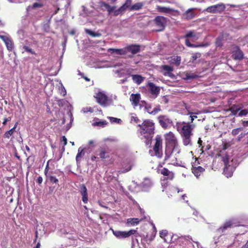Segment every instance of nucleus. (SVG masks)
<instances>
[{"mask_svg": "<svg viewBox=\"0 0 248 248\" xmlns=\"http://www.w3.org/2000/svg\"><path fill=\"white\" fill-rule=\"evenodd\" d=\"M185 40L186 45L190 47H206L209 45L208 43L205 44H200L198 45L191 44L188 38H192V41H195L197 40L200 37V33H196L194 31H190L187 32L185 35L184 36Z\"/></svg>", "mask_w": 248, "mask_h": 248, "instance_id": "obj_4", "label": "nucleus"}, {"mask_svg": "<svg viewBox=\"0 0 248 248\" xmlns=\"http://www.w3.org/2000/svg\"><path fill=\"white\" fill-rule=\"evenodd\" d=\"M124 12V10L123 9V8L120 7L119 8H118L117 10H115L114 12V16H117L123 13Z\"/></svg>", "mask_w": 248, "mask_h": 248, "instance_id": "obj_46", "label": "nucleus"}, {"mask_svg": "<svg viewBox=\"0 0 248 248\" xmlns=\"http://www.w3.org/2000/svg\"><path fill=\"white\" fill-rule=\"evenodd\" d=\"M51 161V160H49L47 163H46V168H45V170H44V173H45V175H46V177H48V171L49 170V169H50V167L49 166V164L50 163V162Z\"/></svg>", "mask_w": 248, "mask_h": 248, "instance_id": "obj_42", "label": "nucleus"}, {"mask_svg": "<svg viewBox=\"0 0 248 248\" xmlns=\"http://www.w3.org/2000/svg\"><path fill=\"white\" fill-rule=\"evenodd\" d=\"M161 69L164 70L167 72V73H165L164 74V75L167 76L169 74V73L171 71H173V68L170 66L168 65H163L161 66Z\"/></svg>", "mask_w": 248, "mask_h": 248, "instance_id": "obj_33", "label": "nucleus"}, {"mask_svg": "<svg viewBox=\"0 0 248 248\" xmlns=\"http://www.w3.org/2000/svg\"><path fill=\"white\" fill-rule=\"evenodd\" d=\"M195 8H189L187 9L183 14V17L186 20H190L195 16V14L193 12Z\"/></svg>", "mask_w": 248, "mask_h": 248, "instance_id": "obj_19", "label": "nucleus"}, {"mask_svg": "<svg viewBox=\"0 0 248 248\" xmlns=\"http://www.w3.org/2000/svg\"><path fill=\"white\" fill-rule=\"evenodd\" d=\"M154 23L157 27L156 31H161L164 30L167 24V18L162 16H157L155 17Z\"/></svg>", "mask_w": 248, "mask_h": 248, "instance_id": "obj_9", "label": "nucleus"}, {"mask_svg": "<svg viewBox=\"0 0 248 248\" xmlns=\"http://www.w3.org/2000/svg\"><path fill=\"white\" fill-rule=\"evenodd\" d=\"M7 49L9 52L13 50L14 48V43L11 38L8 39L6 42H5Z\"/></svg>", "mask_w": 248, "mask_h": 248, "instance_id": "obj_32", "label": "nucleus"}, {"mask_svg": "<svg viewBox=\"0 0 248 248\" xmlns=\"http://www.w3.org/2000/svg\"><path fill=\"white\" fill-rule=\"evenodd\" d=\"M248 114V109H245L241 110L239 113V116H246Z\"/></svg>", "mask_w": 248, "mask_h": 248, "instance_id": "obj_50", "label": "nucleus"}, {"mask_svg": "<svg viewBox=\"0 0 248 248\" xmlns=\"http://www.w3.org/2000/svg\"><path fill=\"white\" fill-rule=\"evenodd\" d=\"M131 77L134 82L138 85L141 84L144 79V77L140 75H132Z\"/></svg>", "mask_w": 248, "mask_h": 248, "instance_id": "obj_27", "label": "nucleus"}, {"mask_svg": "<svg viewBox=\"0 0 248 248\" xmlns=\"http://www.w3.org/2000/svg\"><path fill=\"white\" fill-rule=\"evenodd\" d=\"M151 108H152V106L150 104H146V105L145 106V109L147 110V111L150 114V112H151Z\"/></svg>", "mask_w": 248, "mask_h": 248, "instance_id": "obj_52", "label": "nucleus"}, {"mask_svg": "<svg viewBox=\"0 0 248 248\" xmlns=\"http://www.w3.org/2000/svg\"><path fill=\"white\" fill-rule=\"evenodd\" d=\"M160 110H161V109L160 108V107L159 106L157 108H154L153 109V110H152L151 112H150V114L155 115L156 113H157Z\"/></svg>", "mask_w": 248, "mask_h": 248, "instance_id": "obj_48", "label": "nucleus"}, {"mask_svg": "<svg viewBox=\"0 0 248 248\" xmlns=\"http://www.w3.org/2000/svg\"><path fill=\"white\" fill-rule=\"evenodd\" d=\"M176 127L182 138L184 145H191V137L193 135L192 131L195 127V124L180 122L176 123Z\"/></svg>", "mask_w": 248, "mask_h": 248, "instance_id": "obj_2", "label": "nucleus"}, {"mask_svg": "<svg viewBox=\"0 0 248 248\" xmlns=\"http://www.w3.org/2000/svg\"><path fill=\"white\" fill-rule=\"evenodd\" d=\"M11 117H8V118H5L2 123L3 124V125H5L7 123L10 121H11Z\"/></svg>", "mask_w": 248, "mask_h": 248, "instance_id": "obj_61", "label": "nucleus"}, {"mask_svg": "<svg viewBox=\"0 0 248 248\" xmlns=\"http://www.w3.org/2000/svg\"><path fill=\"white\" fill-rule=\"evenodd\" d=\"M96 98V102L101 106L106 107L107 106L108 97V96L102 92H98L94 95Z\"/></svg>", "mask_w": 248, "mask_h": 248, "instance_id": "obj_10", "label": "nucleus"}, {"mask_svg": "<svg viewBox=\"0 0 248 248\" xmlns=\"http://www.w3.org/2000/svg\"><path fill=\"white\" fill-rule=\"evenodd\" d=\"M0 38L5 43L10 38L7 36L0 35Z\"/></svg>", "mask_w": 248, "mask_h": 248, "instance_id": "obj_56", "label": "nucleus"}, {"mask_svg": "<svg viewBox=\"0 0 248 248\" xmlns=\"http://www.w3.org/2000/svg\"><path fill=\"white\" fill-rule=\"evenodd\" d=\"M190 122H189L190 124H193V121L195 118H197L196 116H190Z\"/></svg>", "mask_w": 248, "mask_h": 248, "instance_id": "obj_63", "label": "nucleus"}, {"mask_svg": "<svg viewBox=\"0 0 248 248\" xmlns=\"http://www.w3.org/2000/svg\"><path fill=\"white\" fill-rule=\"evenodd\" d=\"M97 155L99 156V158L104 160L109 158L108 149L106 147H100L96 151Z\"/></svg>", "mask_w": 248, "mask_h": 248, "instance_id": "obj_12", "label": "nucleus"}, {"mask_svg": "<svg viewBox=\"0 0 248 248\" xmlns=\"http://www.w3.org/2000/svg\"><path fill=\"white\" fill-rule=\"evenodd\" d=\"M62 141L63 142V145H64V146H65L67 143V139L64 136H62Z\"/></svg>", "mask_w": 248, "mask_h": 248, "instance_id": "obj_62", "label": "nucleus"}, {"mask_svg": "<svg viewBox=\"0 0 248 248\" xmlns=\"http://www.w3.org/2000/svg\"><path fill=\"white\" fill-rule=\"evenodd\" d=\"M157 11L161 13H169L173 12L174 10L169 7H166L157 5L156 6Z\"/></svg>", "mask_w": 248, "mask_h": 248, "instance_id": "obj_25", "label": "nucleus"}, {"mask_svg": "<svg viewBox=\"0 0 248 248\" xmlns=\"http://www.w3.org/2000/svg\"><path fill=\"white\" fill-rule=\"evenodd\" d=\"M168 235V232L167 230H162L159 232L160 237L166 241L165 237Z\"/></svg>", "mask_w": 248, "mask_h": 248, "instance_id": "obj_41", "label": "nucleus"}, {"mask_svg": "<svg viewBox=\"0 0 248 248\" xmlns=\"http://www.w3.org/2000/svg\"><path fill=\"white\" fill-rule=\"evenodd\" d=\"M23 49L27 52H29L32 54H35V52L32 49L29 47L28 46H23Z\"/></svg>", "mask_w": 248, "mask_h": 248, "instance_id": "obj_47", "label": "nucleus"}, {"mask_svg": "<svg viewBox=\"0 0 248 248\" xmlns=\"http://www.w3.org/2000/svg\"><path fill=\"white\" fill-rule=\"evenodd\" d=\"M170 60L172 63L179 65L181 60L180 56H172L170 57Z\"/></svg>", "mask_w": 248, "mask_h": 248, "instance_id": "obj_34", "label": "nucleus"}, {"mask_svg": "<svg viewBox=\"0 0 248 248\" xmlns=\"http://www.w3.org/2000/svg\"><path fill=\"white\" fill-rule=\"evenodd\" d=\"M143 6V3L142 2H138L131 6L129 8V10H139L141 9Z\"/></svg>", "mask_w": 248, "mask_h": 248, "instance_id": "obj_30", "label": "nucleus"}, {"mask_svg": "<svg viewBox=\"0 0 248 248\" xmlns=\"http://www.w3.org/2000/svg\"><path fill=\"white\" fill-rule=\"evenodd\" d=\"M165 151L177 150L179 149L177 139L174 134L171 132L165 135Z\"/></svg>", "mask_w": 248, "mask_h": 248, "instance_id": "obj_5", "label": "nucleus"}, {"mask_svg": "<svg viewBox=\"0 0 248 248\" xmlns=\"http://www.w3.org/2000/svg\"><path fill=\"white\" fill-rule=\"evenodd\" d=\"M232 58L235 60H241L243 59V52L238 46H236L235 49L232 52Z\"/></svg>", "mask_w": 248, "mask_h": 248, "instance_id": "obj_14", "label": "nucleus"}, {"mask_svg": "<svg viewBox=\"0 0 248 248\" xmlns=\"http://www.w3.org/2000/svg\"><path fill=\"white\" fill-rule=\"evenodd\" d=\"M126 53L131 52L133 55L139 53L140 50V46L139 45H130L127 46L126 47Z\"/></svg>", "mask_w": 248, "mask_h": 248, "instance_id": "obj_15", "label": "nucleus"}, {"mask_svg": "<svg viewBox=\"0 0 248 248\" xmlns=\"http://www.w3.org/2000/svg\"><path fill=\"white\" fill-rule=\"evenodd\" d=\"M43 5L42 3L35 2L33 4L32 8V9H35L36 8H41L43 7Z\"/></svg>", "mask_w": 248, "mask_h": 248, "instance_id": "obj_53", "label": "nucleus"}, {"mask_svg": "<svg viewBox=\"0 0 248 248\" xmlns=\"http://www.w3.org/2000/svg\"><path fill=\"white\" fill-rule=\"evenodd\" d=\"M238 141H241L243 144H248V131L247 133H241L237 137Z\"/></svg>", "mask_w": 248, "mask_h": 248, "instance_id": "obj_22", "label": "nucleus"}, {"mask_svg": "<svg viewBox=\"0 0 248 248\" xmlns=\"http://www.w3.org/2000/svg\"><path fill=\"white\" fill-rule=\"evenodd\" d=\"M36 182L39 184L40 185L42 184L43 182V178L41 176H39L37 177Z\"/></svg>", "mask_w": 248, "mask_h": 248, "instance_id": "obj_59", "label": "nucleus"}, {"mask_svg": "<svg viewBox=\"0 0 248 248\" xmlns=\"http://www.w3.org/2000/svg\"><path fill=\"white\" fill-rule=\"evenodd\" d=\"M132 4V0H126L124 3L121 6V7L123 8V9L124 11L126 10V9L130 7V5Z\"/></svg>", "mask_w": 248, "mask_h": 248, "instance_id": "obj_37", "label": "nucleus"}, {"mask_svg": "<svg viewBox=\"0 0 248 248\" xmlns=\"http://www.w3.org/2000/svg\"><path fill=\"white\" fill-rule=\"evenodd\" d=\"M140 99L141 97L140 93H132L130 96V101L131 102V104L135 107L139 105Z\"/></svg>", "mask_w": 248, "mask_h": 248, "instance_id": "obj_16", "label": "nucleus"}, {"mask_svg": "<svg viewBox=\"0 0 248 248\" xmlns=\"http://www.w3.org/2000/svg\"><path fill=\"white\" fill-rule=\"evenodd\" d=\"M148 86L149 88V91L152 94L157 95V94H159L160 92V89L158 87L155 86V84H154L152 82H149L148 83Z\"/></svg>", "mask_w": 248, "mask_h": 248, "instance_id": "obj_21", "label": "nucleus"}, {"mask_svg": "<svg viewBox=\"0 0 248 248\" xmlns=\"http://www.w3.org/2000/svg\"><path fill=\"white\" fill-rule=\"evenodd\" d=\"M111 53H115L119 55H125L126 54V48H110L108 50Z\"/></svg>", "mask_w": 248, "mask_h": 248, "instance_id": "obj_24", "label": "nucleus"}, {"mask_svg": "<svg viewBox=\"0 0 248 248\" xmlns=\"http://www.w3.org/2000/svg\"><path fill=\"white\" fill-rule=\"evenodd\" d=\"M99 157H97L96 156H95V155H92L91 156V159L92 161H98L99 160Z\"/></svg>", "mask_w": 248, "mask_h": 248, "instance_id": "obj_60", "label": "nucleus"}, {"mask_svg": "<svg viewBox=\"0 0 248 248\" xmlns=\"http://www.w3.org/2000/svg\"><path fill=\"white\" fill-rule=\"evenodd\" d=\"M101 7H105L107 9L109 8V5L108 3H106L105 2H102L100 3Z\"/></svg>", "mask_w": 248, "mask_h": 248, "instance_id": "obj_57", "label": "nucleus"}, {"mask_svg": "<svg viewBox=\"0 0 248 248\" xmlns=\"http://www.w3.org/2000/svg\"><path fill=\"white\" fill-rule=\"evenodd\" d=\"M83 111L84 112H93V109L91 107H86L84 108L83 109Z\"/></svg>", "mask_w": 248, "mask_h": 248, "instance_id": "obj_51", "label": "nucleus"}, {"mask_svg": "<svg viewBox=\"0 0 248 248\" xmlns=\"http://www.w3.org/2000/svg\"><path fill=\"white\" fill-rule=\"evenodd\" d=\"M85 32L87 34L90 35L92 37H99L101 36V33L95 32L89 29H85Z\"/></svg>", "mask_w": 248, "mask_h": 248, "instance_id": "obj_35", "label": "nucleus"}, {"mask_svg": "<svg viewBox=\"0 0 248 248\" xmlns=\"http://www.w3.org/2000/svg\"><path fill=\"white\" fill-rule=\"evenodd\" d=\"M113 234L118 239H122L128 238L131 235L137 236L138 234L137 231L134 229H131L128 231H121L112 230Z\"/></svg>", "mask_w": 248, "mask_h": 248, "instance_id": "obj_7", "label": "nucleus"}, {"mask_svg": "<svg viewBox=\"0 0 248 248\" xmlns=\"http://www.w3.org/2000/svg\"><path fill=\"white\" fill-rule=\"evenodd\" d=\"M158 119L161 126L165 129L167 128L172 123L171 120L165 115L159 116Z\"/></svg>", "mask_w": 248, "mask_h": 248, "instance_id": "obj_11", "label": "nucleus"}, {"mask_svg": "<svg viewBox=\"0 0 248 248\" xmlns=\"http://www.w3.org/2000/svg\"><path fill=\"white\" fill-rule=\"evenodd\" d=\"M191 170L192 173L197 178H199L205 171V169L201 166H193Z\"/></svg>", "mask_w": 248, "mask_h": 248, "instance_id": "obj_18", "label": "nucleus"}, {"mask_svg": "<svg viewBox=\"0 0 248 248\" xmlns=\"http://www.w3.org/2000/svg\"><path fill=\"white\" fill-rule=\"evenodd\" d=\"M115 9V6L111 7L109 5V8H108V9H107V11H108V14H110L111 13H112L114 10Z\"/></svg>", "mask_w": 248, "mask_h": 248, "instance_id": "obj_58", "label": "nucleus"}, {"mask_svg": "<svg viewBox=\"0 0 248 248\" xmlns=\"http://www.w3.org/2000/svg\"><path fill=\"white\" fill-rule=\"evenodd\" d=\"M107 124L108 122L106 121H99L94 122L93 124V125L104 127L105 125H107Z\"/></svg>", "mask_w": 248, "mask_h": 248, "instance_id": "obj_38", "label": "nucleus"}, {"mask_svg": "<svg viewBox=\"0 0 248 248\" xmlns=\"http://www.w3.org/2000/svg\"><path fill=\"white\" fill-rule=\"evenodd\" d=\"M180 150H167L165 151V156L164 161L168 164L175 166H180L182 162L179 157Z\"/></svg>", "mask_w": 248, "mask_h": 248, "instance_id": "obj_3", "label": "nucleus"}, {"mask_svg": "<svg viewBox=\"0 0 248 248\" xmlns=\"http://www.w3.org/2000/svg\"><path fill=\"white\" fill-rule=\"evenodd\" d=\"M224 174L227 177H231L233 174L232 168L230 167L229 165L228 166H225L223 170Z\"/></svg>", "mask_w": 248, "mask_h": 248, "instance_id": "obj_23", "label": "nucleus"}, {"mask_svg": "<svg viewBox=\"0 0 248 248\" xmlns=\"http://www.w3.org/2000/svg\"><path fill=\"white\" fill-rule=\"evenodd\" d=\"M131 122H134L136 123H138L140 122V120L137 117L133 116L131 117Z\"/></svg>", "mask_w": 248, "mask_h": 248, "instance_id": "obj_55", "label": "nucleus"}, {"mask_svg": "<svg viewBox=\"0 0 248 248\" xmlns=\"http://www.w3.org/2000/svg\"><path fill=\"white\" fill-rule=\"evenodd\" d=\"M226 8L225 4L223 3H218L208 7L205 11L208 13L216 14L221 13Z\"/></svg>", "mask_w": 248, "mask_h": 248, "instance_id": "obj_8", "label": "nucleus"}, {"mask_svg": "<svg viewBox=\"0 0 248 248\" xmlns=\"http://www.w3.org/2000/svg\"><path fill=\"white\" fill-rule=\"evenodd\" d=\"M199 77V76L194 74L192 73H186V79H193L197 78Z\"/></svg>", "mask_w": 248, "mask_h": 248, "instance_id": "obj_36", "label": "nucleus"}, {"mask_svg": "<svg viewBox=\"0 0 248 248\" xmlns=\"http://www.w3.org/2000/svg\"><path fill=\"white\" fill-rule=\"evenodd\" d=\"M80 193L82 196V200L84 203L88 202L87 189L84 185H82L80 187Z\"/></svg>", "mask_w": 248, "mask_h": 248, "instance_id": "obj_17", "label": "nucleus"}, {"mask_svg": "<svg viewBox=\"0 0 248 248\" xmlns=\"http://www.w3.org/2000/svg\"><path fill=\"white\" fill-rule=\"evenodd\" d=\"M110 120L111 122L112 123H116L119 124L122 122V120L120 119L114 118V117H110Z\"/></svg>", "mask_w": 248, "mask_h": 248, "instance_id": "obj_49", "label": "nucleus"}, {"mask_svg": "<svg viewBox=\"0 0 248 248\" xmlns=\"http://www.w3.org/2000/svg\"><path fill=\"white\" fill-rule=\"evenodd\" d=\"M218 155L221 157L225 166H227L229 165V157L226 152L224 153V152L221 151L220 153L218 154Z\"/></svg>", "mask_w": 248, "mask_h": 248, "instance_id": "obj_26", "label": "nucleus"}, {"mask_svg": "<svg viewBox=\"0 0 248 248\" xmlns=\"http://www.w3.org/2000/svg\"><path fill=\"white\" fill-rule=\"evenodd\" d=\"M17 124V123H16L15 124V126H14V127L13 128H11L10 130L6 131L5 133V134H4V136L5 138L9 139L10 137V136L13 135V134H14V132L15 131V129L16 127Z\"/></svg>", "mask_w": 248, "mask_h": 248, "instance_id": "obj_31", "label": "nucleus"}, {"mask_svg": "<svg viewBox=\"0 0 248 248\" xmlns=\"http://www.w3.org/2000/svg\"><path fill=\"white\" fill-rule=\"evenodd\" d=\"M160 173L164 176H167V180H172L174 177V173L166 168L160 170Z\"/></svg>", "mask_w": 248, "mask_h": 248, "instance_id": "obj_20", "label": "nucleus"}, {"mask_svg": "<svg viewBox=\"0 0 248 248\" xmlns=\"http://www.w3.org/2000/svg\"><path fill=\"white\" fill-rule=\"evenodd\" d=\"M86 148H82L79 147L78 149V153L76 155V159L77 162L80 160V159L85 155V152L84 151Z\"/></svg>", "mask_w": 248, "mask_h": 248, "instance_id": "obj_28", "label": "nucleus"}, {"mask_svg": "<svg viewBox=\"0 0 248 248\" xmlns=\"http://www.w3.org/2000/svg\"><path fill=\"white\" fill-rule=\"evenodd\" d=\"M235 222L233 220H229L226 221L224 224L220 227L218 231L221 232H223L226 230L236 226Z\"/></svg>", "mask_w": 248, "mask_h": 248, "instance_id": "obj_13", "label": "nucleus"}, {"mask_svg": "<svg viewBox=\"0 0 248 248\" xmlns=\"http://www.w3.org/2000/svg\"><path fill=\"white\" fill-rule=\"evenodd\" d=\"M243 125L244 126H248V121H243Z\"/></svg>", "mask_w": 248, "mask_h": 248, "instance_id": "obj_64", "label": "nucleus"}, {"mask_svg": "<svg viewBox=\"0 0 248 248\" xmlns=\"http://www.w3.org/2000/svg\"><path fill=\"white\" fill-rule=\"evenodd\" d=\"M222 37H217L216 39V42H215L216 45L217 46H222Z\"/></svg>", "mask_w": 248, "mask_h": 248, "instance_id": "obj_45", "label": "nucleus"}, {"mask_svg": "<svg viewBox=\"0 0 248 248\" xmlns=\"http://www.w3.org/2000/svg\"><path fill=\"white\" fill-rule=\"evenodd\" d=\"M49 178L50 182L52 184H57L58 183V180L56 177L51 175H48L47 177Z\"/></svg>", "mask_w": 248, "mask_h": 248, "instance_id": "obj_43", "label": "nucleus"}, {"mask_svg": "<svg viewBox=\"0 0 248 248\" xmlns=\"http://www.w3.org/2000/svg\"><path fill=\"white\" fill-rule=\"evenodd\" d=\"M243 127H239L238 128L233 129L232 131V134L233 136H235L237 135V134H238L241 131L243 130Z\"/></svg>", "mask_w": 248, "mask_h": 248, "instance_id": "obj_44", "label": "nucleus"}, {"mask_svg": "<svg viewBox=\"0 0 248 248\" xmlns=\"http://www.w3.org/2000/svg\"><path fill=\"white\" fill-rule=\"evenodd\" d=\"M131 168H132L131 165L129 163H128V164L126 165V166L124 168H123L124 170L119 171L118 172L120 173H125V172H128L129 170H131Z\"/></svg>", "mask_w": 248, "mask_h": 248, "instance_id": "obj_39", "label": "nucleus"}, {"mask_svg": "<svg viewBox=\"0 0 248 248\" xmlns=\"http://www.w3.org/2000/svg\"><path fill=\"white\" fill-rule=\"evenodd\" d=\"M143 219L141 218L140 220L138 218H130L127 220V223L130 224L132 226H134L136 224L139 223L140 221L142 220Z\"/></svg>", "mask_w": 248, "mask_h": 248, "instance_id": "obj_29", "label": "nucleus"}, {"mask_svg": "<svg viewBox=\"0 0 248 248\" xmlns=\"http://www.w3.org/2000/svg\"><path fill=\"white\" fill-rule=\"evenodd\" d=\"M202 55L201 53L199 52H197L193 53L191 56V61L192 62H194L195 61L197 60V58H200L201 57Z\"/></svg>", "mask_w": 248, "mask_h": 248, "instance_id": "obj_40", "label": "nucleus"}, {"mask_svg": "<svg viewBox=\"0 0 248 248\" xmlns=\"http://www.w3.org/2000/svg\"><path fill=\"white\" fill-rule=\"evenodd\" d=\"M163 140L161 136L159 135L156 136L155 139V143L153 146V151L155 155L157 157L161 158L163 155Z\"/></svg>", "mask_w": 248, "mask_h": 248, "instance_id": "obj_6", "label": "nucleus"}, {"mask_svg": "<svg viewBox=\"0 0 248 248\" xmlns=\"http://www.w3.org/2000/svg\"><path fill=\"white\" fill-rule=\"evenodd\" d=\"M138 126L140 127L138 132L140 139L144 140L147 146H150L155 133V123L151 120H145Z\"/></svg>", "mask_w": 248, "mask_h": 248, "instance_id": "obj_1", "label": "nucleus"}, {"mask_svg": "<svg viewBox=\"0 0 248 248\" xmlns=\"http://www.w3.org/2000/svg\"><path fill=\"white\" fill-rule=\"evenodd\" d=\"M146 185H147L148 186H151V182L148 179H145L144 181L142 183V186H144Z\"/></svg>", "mask_w": 248, "mask_h": 248, "instance_id": "obj_54", "label": "nucleus"}]
</instances>
